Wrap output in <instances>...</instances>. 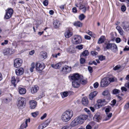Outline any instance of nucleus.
<instances>
[{
	"label": "nucleus",
	"mask_w": 129,
	"mask_h": 129,
	"mask_svg": "<svg viewBox=\"0 0 129 129\" xmlns=\"http://www.w3.org/2000/svg\"><path fill=\"white\" fill-rule=\"evenodd\" d=\"M72 86L75 88H78L80 85L81 78L77 73L73 74L71 77Z\"/></svg>",
	"instance_id": "1"
},
{
	"label": "nucleus",
	"mask_w": 129,
	"mask_h": 129,
	"mask_svg": "<svg viewBox=\"0 0 129 129\" xmlns=\"http://www.w3.org/2000/svg\"><path fill=\"white\" fill-rule=\"evenodd\" d=\"M73 115V112L72 110H67L62 113L61 116V120L64 122H67L71 118Z\"/></svg>",
	"instance_id": "2"
},
{
	"label": "nucleus",
	"mask_w": 129,
	"mask_h": 129,
	"mask_svg": "<svg viewBox=\"0 0 129 129\" xmlns=\"http://www.w3.org/2000/svg\"><path fill=\"white\" fill-rule=\"evenodd\" d=\"M26 102V100L25 98L23 97L19 98L18 99L17 106L19 108L22 109L25 106Z\"/></svg>",
	"instance_id": "3"
},
{
	"label": "nucleus",
	"mask_w": 129,
	"mask_h": 129,
	"mask_svg": "<svg viewBox=\"0 0 129 129\" xmlns=\"http://www.w3.org/2000/svg\"><path fill=\"white\" fill-rule=\"evenodd\" d=\"M72 41L74 44H79L82 42L81 37L79 35H75L72 39Z\"/></svg>",
	"instance_id": "4"
},
{
	"label": "nucleus",
	"mask_w": 129,
	"mask_h": 129,
	"mask_svg": "<svg viewBox=\"0 0 129 129\" xmlns=\"http://www.w3.org/2000/svg\"><path fill=\"white\" fill-rule=\"evenodd\" d=\"M87 115H81L76 118L80 124H81L84 122V121L87 118Z\"/></svg>",
	"instance_id": "5"
},
{
	"label": "nucleus",
	"mask_w": 129,
	"mask_h": 129,
	"mask_svg": "<svg viewBox=\"0 0 129 129\" xmlns=\"http://www.w3.org/2000/svg\"><path fill=\"white\" fill-rule=\"evenodd\" d=\"M71 70L72 67L71 66L65 65L61 70L60 72L62 73L67 74L70 72Z\"/></svg>",
	"instance_id": "6"
},
{
	"label": "nucleus",
	"mask_w": 129,
	"mask_h": 129,
	"mask_svg": "<svg viewBox=\"0 0 129 129\" xmlns=\"http://www.w3.org/2000/svg\"><path fill=\"white\" fill-rule=\"evenodd\" d=\"M13 12V10L11 8H9L7 9L6 14L5 16V18L8 19L10 18L12 16Z\"/></svg>",
	"instance_id": "7"
},
{
	"label": "nucleus",
	"mask_w": 129,
	"mask_h": 129,
	"mask_svg": "<svg viewBox=\"0 0 129 129\" xmlns=\"http://www.w3.org/2000/svg\"><path fill=\"white\" fill-rule=\"evenodd\" d=\"M22 63V60L20 58L15 59L14 61V66L16 68H18L21 66Z\"/></svg>",
	"instance_id": "8"
},
{
	"label": "nucleus",
	"mask_w": 129,
	"mask_h": 129,
	"mask_svg": "<svg viewBox=\"0 0 129 129\" xmlns=\"http://www.w3.org/2000/svg\"><path fill=\"white\" fill-rule=\"evenodd\" d=\"M109 80L106 78H103L100 82V86L102 87H106L110 84Z\"/></svg>",
	"instance_id": "9"
},
{
	"label": "nucleus",
	"mask_w": 129,
	"mask_h": 129,
	"mask_svg": "<svg viewBox=\"0 0 129 129\" xmlns=\"http://www.w3.org/2000/svg\"><path fill=\"white\" fill-rule=\"evenodd\" d=\"M35 66L36 70L38 71H42L45 68L44 64H42L39 63H37Z\"/></svg>",
	"instance_id": "10"
},
{
	"label": "nucleus",
	"mask_w": 129,
	"mask_h": 129,
	"mask_svg": "<svg viewBox=\"0 0 129 129\" xmlns=\"http://www.w3.org/2000/svg\"><path fill=\"white\" fill-rule=\"evenodd\" d=\"M4 55H7L11 54L13 53V51L12 49L9 48H5L3 51Z\"/></svg>",
	"instance_id": "11"
},
{
	"label": "nucleus",
	"mask_w": 129,
	"mask_h": 129,
	"mask_svg": "<svg viewBox=\"0 0 129 129\" xmlns=\"http://www.w3.org/2000/svg\"><path fill=\"white\" fill-rule=\"evenodd\" d=\"M122 26L123 29L126 31L129 30V23L127 22H122Z\"/></svg>",
	"instance_id": "12"
},
{
	"label": "nucleus",
	"mask_w": 129,
	"mask_h": 129,
	"mask_svg": "<svg viewBox=\"0 0 129 129\" xmlns=\"http://www.w3.org/2000/svg\"><path fill=\"white\" fill-rule=\"evenodd\" d=\"M24 69L22 68H17L15 71L16 74L17 76L22 75L24 72Z\"/></svg>",
	"instance_id": "13"
},
{
	"label": "nucleus",
	"mask_w": 129,
	"mask_h": 129,
	"mask_svg": "<svg viewBox=\"0 0 129 129\" xmlns=\"http://www.w3.org/2000/svg\"><path fill=\"white\" fill-rule=\"evenodd\" d=\"M19 81V79L17 77L16 79L14 76H13L12 77L11 82L15 87L16 86L17 83H18Z\"/></svg>",
	"instance_id": "14"
},
{
	"label": "nucleus",
	"mask_w": 129,
	"mask_h": 129,
	"mask_svg": "<svg viewBox=\"0 0 129 129\" xmlns=\"http://www.w3.org/2000/svg\"><path fill=\"white\" fill-rule=\"evenodd\" d=\"M73 34V33L71 32L69 29L67 30L64 33L65 37L67 38L71 37L72 36Z\"/></svg>",
	"instance_id": "15"
},
{
	"label": "nucleus",
	"mask_w": 129,
	"mask_h": 129,
	"mask_svg": "<svg viewBox=\"0 0 129 129\" xmlns=\"http://www.w3.org/2000/svg\"><path fill=\"white\" fill-rule=\"evenodd\" d=\"M29 103L31 109H33L35 108L37 104V102L35 101L34 100L30 101Z\"/></svg>",
	"instance_id": "16"
},
{
	"label": "nucleus",
	"mask_w": 129,
	"mask_h": 129,
	"mask_svg": "<svg viewBox=\"0 0 129 129\" xmlns=\"http://www.w3.org/2000/svg\"><path fill=\"white\" fill-rule=\"evenodd\" d=\"M39 89L38 86L37 85H35L31 88L30 91L32 93H35L37 92Z\"/></svg>",
	"instance_id": "17"
},
{
	"label": "nucleus",
	"mask_w": 129,
	"mask_h": 129,
	"mask_svg": "<svg viewBox=\"0 0 129 129\" xmlns=\"http://www.w3.org/2000/svg\"><path fill=\"white\" fill-rule=\"evenodd\" d=\"M94 120L97 121L100 120L101 119V117L100 115V114L99 113H96L94 116L93 117Z\"/></svg>",
	"instance_id": "18"
},
{
	"label": "nucleus",
	"mask_w": 129,
	"mask_h": 129,
	"mask_svg": "<svg viewBox=\"0 0 129 129\" xmlns=\"http://www.w3.org/2000/svg\"><path fill=\"white\" fill-rule=\"evenodd\" d=\"M81 102L82 104L86 106H87L88 103V99L86 97H83L82 99Z\"/></svg>",
	"instance_id": "19"
},
{
	"label": "nucleus",
	"mask_w": 129,
	"mask_h": 129,
	"mask_svg": "<svg viewBox=\"0 0 129 129\" xmlns=\"http://www.w3.org/2000/svg\"><path fill=\"white\" fill-rule=\"evenodd\" d=\"M111 50L114 52L116 53L118 51L117 46L114 43H112Z\"/></svg>",
	"instance_id": "20"
},
{
	"label": "nucleus",
	"mask_w": 129,
	"mask_h": 129,
	"mask_svg": "<svg viewBox=\"0 0 129 129\" xmlns=\"http://www.w3.org/2000/svg\"><path fill=\"white\" fill-rule=\"evenodd\" d=\"M53 24L54 27L57 28L59 27L60 25V23L58 20H55L54 21Z\"/></svg>",
	"instance_id": "21"
},
{
	"label": "nucleus",
	"mask_w": 129,
	"mask_h": 129,
	"mask_svg": "<svg viewBox=\"0 0 129 129\" xmlns=\"http://www.w3.org/2000/svg\"><path fill=\"white\" fill-rule=\"evenodd\" d=\"M79 124L76 118L74 119L71 123L70 125L72 127H74Z\"/></svg>",
	"instance_id": "22"
},
{
	"label": "nucleus",
	"mask_w": 129,
	"mask_h": 129,
	"mask_svg": "<svg viewBox=\"0 0 129 129\" xmlns=\"http://www.w3.org/2000/svg\"><path fill=\"white\" fill-rule=\"evenodd\" d=\"M97 91H94L90 93L89 95V98L91 100H92L93 98L95 97L97 94Z\"/></svg>",
	"instance_id": "23"
},
{
	"label": "nucleus",
	"mask_w": 129,
	"mask_h": 129,
	"mask_svg": "<svg viewBox=\"0 0 129 129\" xmlns=\"http://www.w3.org/2000/svg\"><path fill=\"white\" fill-rule=\"evenodd\" d=\"M116 29L118 30L119 33L121 35H124V31L120 26H117L116 27Z\"/></svg>",
	"instance_id": "24"
},
{
	"label": "nucleus",
	"mask_w": 129,
	"mask_h": 129,
	"mask_svg": "<svg viewBox=\"0 0 129 129\" xmlns=\"http://www.w3.org/2000/svg\"><path fill=\"white\" fill-rule=\"evenodd\" d=\"M79 8L80 10L82 9V11L83 12L85 13V12L86 10V7L82 3L80 4Z\"/></svg>",
	"instance_id": "25"
},
{
	"label": "nucleus",
	"mask_w": 129,
	"mask_h": 129,
	"mask_svg": "<svg viewBox=\"0 0 129 129\" xmlns=\"http://www.w3.org/2000/svg\"><path fill=\"white\" fill-rule=\"evenodd\" d=\"M61 66V63H59L55 64H52L51 65L52 67L55 69H58L60 68Z\"/></svg>",
	"instance_id": "26"
},
{
	"label": "nucleus",
	"mask_w": 129,
	"mask_h": 129,
	"mask_svg": "<svg viewBox=\"0 0 129 129\" xmlns=\"http://www.w3.org/2000/svg\"><path fill=\"white\" fill-rule=\"evenodd\" d=\"M105 37L102 36L99 39L98 43L99 44H102L103 43L105 40Z\"/></svg>",
	"instance_id": "27"
},
{
	"label": "nucleus",
	"mask_w": 129,
	"mask_h": 129,
	"mask_svg": "<svg viewBox=\"0 0 129 129\" xmlns=\"http://www.w3.org/2000/svg\"><path fill=\"white\" fill-rule=\"evenodd\" d=\"M19 92L21 94H24L26 92V89L24 88L19 87L18 88Z\"/></svg>",
	"instance_id": "28"
},
{
	"label": "nucleus",
	"mask_w": 129,
	"mask_h": 129,
	"mask_svg": "<svg viewBox=\"0 0 129 129\" xmlns=\"http://www.w3.org/2000/svg\"><path fill=\"white\" fill-rule=\"evenodd\" d=\"M73 24L75 26L78 27H81L82 25V23L79 21H75Z\"/></svg>",
	"instance_id": "29"
},
{
	"label": "nucleus",
	"mask_w": 129,
	"mask_h": 129,
	"mask_svg": "<svg viewBox=\"0 0 129 129\" xmlns=\"http://www.w3.org/2000/svg\"><path fill=\"white\" fill-rule=\"evenodd\" d=\"M89 55V52L87 50H85L82 52L80 55V57L86 56Z\"/></svg>",
	"instance_id": "30"
},
{
	"label": "nucleus",
	"mask_w": 129,
	"mask_h": 129,
	"mask_svg": "<svg viewBox=\"0 0 129 129\" xmlns=\"http://www.w3.org/2000/svg\"><path fill=\"white\" fill-rule=\"evenodd\" d=\"M105 44L106 45V46L105 47H104L105 51L106 50H105V49H111L112 44V43H105Z\"/></svg>",
	"instance_id": "31"
},
{
	"label": "nucleus",
	"mask_w": 129,
	"mask_h": 129,
	"mask_svg": "<svg viewBox=\"0 0 129 129\" xmlns=\"http://www.w3.org/2000/svg\"><path fill=\"white\" fill-rule=\"evenodd\" d=\"M105 104L106 103L104 101V100L103 101L102 100H101L100 102L99 103L98 106L99 108H100L104 106Z\"/></svg>",
	"instance_id": "32"
},
{
	"label": "nucleus",
	"mask_w": 129,
	"mask_h": 129,
	"mask_svg": "<svg viewBox=\"0 0 129 129\" xmlns=\"http://www.w3.org/2000/svg\"><path fill=\"white\" fill-rule=\"evenodd\" d=\"M120 92V90L117 89H114L113 90L112 93L113 94H116L119 93Z\"/></svg>",
	"instance_id": "33"
},
{
	"label": "nucleus",
	"mask_w": 129,
	"mask_h": 129,
	"mask_svg": "<svg viewBox=\"0 0 129 129\" xmlns=\"http://www.w3.org/2000/svg\"><path fill=\"white\" fill-rule=\"evenodd\" d=\"M70 91H64L62 93V94H61V95L62 98H64L67 97V96L69 94V93L70 92Z\"/></svg>",
	"instance_id": "34"
},
{
	"label": "nucleus",
	"mask_w": 129,
	"mask_h": 129,
	"mask_svg": "<svg viewBox=\"0 0 129 129\" xmlns=\"http://www.w3.org/2000/svg\"><path fill=\"white\" fill-rule=\"evenodd\" d=\"M72 48L71 47H70L67 49V51L70 53H73L75 52V50H72Z\"/></svg>",
	"instance_id": "35"
},
{
	"label": "nucleus",
	"mask_w": 129,
	"mask_h": 129,
	"mask_svg": "<svg viewBox=\"0 0 129 129\" xmlns=\"http://www.w3.org/2000/svg\"><path fill=\"white\" fill-rule=\"evenodd\" d=\"M87 82V79H84L83 78H81L80 84L81 83L82 84H86Z\"/></svg>",
	"instance_id": "36"
},
{
	"label": "nucleus",
	"mask_w": 129,
	"mask_h": 129,
	"mask_svg": "<svg viewBox=\"0 0 129 129\" xmlns=\"http://www.w3.org/2000/svg\"><path fill=\"white\" fill-rule=\"evenodd\" d=\"M50 123V121L47 120L46 121H45V122L43 124L44 125L43 126V128L41 129H42L43 128L45 127L46 126H47Z\"/></svg>",
	"instance_id": "37"
},
{
	"label": "nucleus",
	"mask_w": 129,
	"mask_h": 129,
	"mask_svg": "<svg viewBox=\"0 0 129 129\" xmlns=\"http://www.w3.org/2000/svg\"><path fill=\"white\" fill-rule=\"evenodd\" d=\"M31 67L30 69V71L32 72H33L34 69L35 68V63L34 62H33L31 64Z\"/></svg>",
	"instance_id": "38"
},
{
	"label": "nucleus",
	"mask_w": 129,
	"mask_h": 129,
	"mask_svg": "<svg viewBox=\"0 0 129 129\" xmlns=\"http://www.w3.org/2000/svg\"><path fill=\"white\" fill-rule=\"evenodd\" d=\"M111 109V107L109 106H108L107 107V108H106L105 110V112L106 114H108L107 113H109L110 111V110Z\"/></svg>",
	"instance_id": "39"
},
{
	"label": "nucleus",
	"mask_w": 129,
	"mask_h": 129,
	"mask_svg": "<svg viewBox=\"0 0 129 129\" xmlns=\"http://www.w3.org/2000/svg\"><path fill=\"white\" fill-rule=\"evenodd\" d=\"M85 17V16L84 15V14H82L79 16V18L80 20H83Z\"/></svg>",
	"instance_id": "40"
},
{
	"label": "nucleus",
	"mask_w": 129,
	"mask_h": 129,
	"mask_svg": "<svg viewBox=\"0 0 129 129\" xmlns=\"http://www.w3.org/2000/svg\"><path fill=\"white\" fill-rule=\"evenodd\" d=\"M99 59L101 61H102L105 59V56L102 55L99 56Z\"/></svg>",
	"instance_id": "41"
},
{
	"label": "nucleus",
	"mask_w": 129,
	"mask_h": 129,
	"mask_svg": "<svg viewBox=\"0 0 129 129\" xmlns=\"http://www.w3.org/2000/svg\"><path fill=\"white\" fill-rule=\"evenodd\" d=\"M88 64L89 65H91L93 64H94L95 65H97V63L95 61H90L88 62Z\"/></svg>",
	"instance_id": "42"
},
{
	"label": "nucleus",
	"mask_w": 129,
	"mask_h": 129,
	"mask_svg": "<svg viewBox=\"0 0 129 129\" xmlns=\"http://www.w3.org/2000/svg\"><path fill=\"white\" fill-rule=\"evenodd\" d=\"M32 116L34 117H35L39 114L38 112H35L31 113Z\"/></svg>",
	"instance_id": "43"
},
{
	"label": "nucleus",
	"mask_w": 129,
	"mask_h": 129,
	"mask_svg": "<svg viewBox=\"0 0 129 129\" xmlns=\"http://www.w3.org/2000/svg\"><path fill=\"white\" fill-rule=\"evenodd\" d=\"M85 59L82 57H81L80 60V64H83L84 63H85Z\"/></svg>",
	"instance_id": "44"
},
{
	"label": "nucleus",
	"mask_w": 129,
	"mask_h": 129,
	"mask_svg": "<svg viewBox=\"0 0 129 129\" xmlns=\"http://www.w3.org/2000/svg\"><path fill=\"white\" fill-rule=\"evenodd\" d=\"M109 92V91L108 90H105L102 93V94L104 96L107 95L108 94Z\"/></svg>",
	"instance_id": "45"
},
{
	"label": "nucleus",
	"mask_w": 129,
	"mask_h": 129,
	"mask_svg": "<svg viewBox=\"0 0 129 129\" xmlns=\"http://www.w3.org/2000/svg\"><path fill=\"white\" fill-rule=\"evenodd\" d=\"M83 45H78L76 47V48H77L78 49L81 50L83 48Z\"/></svg>",
	"instance_id": "46"
},
{
	"label": "nucleus",
	"mask_w": 129,
	"mask_h": 129,
	"mask_svg": "<svg viewBox=\"0 0 129 129\" xmlns=\"http://www.w3.org/2000/svg\"><path fill=\"white\" fill-rule=\"evenodd\" d=\"M27 126V125H25V124L23 123L21 124L20 128L23 129L24 128H26Z\"/></svg>",
	"instance_id": "47"
},
{
	"label": "nucleus",
	"mask_w": 129,
	"mask_h": 129,
	"mask_svg": "<svg viewBox=\"0 0 129 129\" xmlns=\"http://www.w3.org/2000/svg\"><path fill=\"white\" fill-rule=\"evenodd\" d=\"M88 69L90 73H92V72L93 69L90 66H88Z\"/></svg>",
	"instance_id": "48"
},
{
	"label": "nucleus",
	"mask_w": 129,
	"mask_h": 129,
	"mask_svg": "<svg viewBox=\"0 0 129 129\" xmlns=\"http://www.w3.org/2000/svg\"><path fill=\"white\" fill-rule=\"evenodd\" d=\"M70 127L68 125L64 126L62 127L61 129H70Z\"/></svg>",
	"instance_id": "49"
},
{
	"label": "nucleus",
	"mask_w": 129,
	"mask_h": 129,
	"mask_svg": "<svg viewBox=\"0 0 129 129\" xmlns=\"http://www.w3.org/2000/svg\"><path fill=\"white\" fill-rule=\"evenodd\" d=\"M91 54L93 56L96 55L98 53L95 51H92L91 52Z\"/></svg>",
	"instance_id": "50"
},
{
	"label": "nucleus",
	"mask_w": 129,
	"mask_h": 129,
	"mask_svg": "<svg viewBox=\"0 0 129 129\" xmlns=\"http://www.w3.org/2000/svg\"><path fill=\"white\" fill-rule=\"evenodd\" d=\"M48 0H45L43 2V4L45 6H47L48 5Z\"/></svg>",
	"instance_id": "51"
},
{
	"label": "nucleus",
	"mask_w": 129,
	"mask_h": 129,
	"mask_svg": "<svg viewBox=\"0 0 129 129\" xmlns=\"http://www.w3.org/2000/svg\"><path fill=\"white\" fill-rule=\"evenodd\" d=\"M121 10L123 12L125 11L126 10V7L124 5H122L121 7Z\"/></svg>",
	"instance_id": "52"
},
{
	"label": "nucleus",
	"mask_w": 129,
	"mask_h": 129,
	"mask_svg": "<svg viewBox=\"0 0 129 129\" xmlns=\"http://www.w3.org/2000/svg\"><path fill=\"white\" fill-rule=\"evenodd\" d=\"M99 84L98 82L94 83L93 85L94 87V88H97L99 86Z\"/></svg>",
	"instance_id": "53"
},
{
	"label": "nucleus",
	"mask_w": 129,
	"mask_h": 129,
	"mask_svg": "<svg viewBox=\"0 0 129 129\" xmlns=\"http://www.w3.org/2000/svg\"><path fill=\"white\" fill-rule=\"evenodd\" d=\"M120 68V65H117L113 68V69L114 70H116Z\"/></svg>",
	"instance_id": "54"
},
{
	"label": "nucleus",
	"mask_w": 129,
	"mask_h": 129,
	"mask_svg": "<svg viewBox=\"0 0 129 129\" xmlns=\"http://www.w3.org/2000/svg\"><path fill=\"white\" fill-rule=\"evenodd\" d=\"M112 116V113H110L109 114L107 115V117H108V119H106L105 120H108V119H109L110 118H111Z\"/></svg>",
	"instance_id": "55"
},
{
	"label": "nucleus",
	"mask_w": 129,
	"mask_h": 129,
	"mask_svg": "<svg viewBox=\"0 0 129 129\" xmlns=\"http://www.w3.org/2000/svg\"><path fill=\"white\" fill-rule=\"evenodd\" d=\"M8 41L7 40H5L4 42L1 43V45L3 46L4 45H5L7 44L8 43Z\"/></svg>",
	"instance_id": "56"
},
{
	"label": "nucleus",
	"mask_w": 129,
	"mask_h": 129,
	"mask_svg": "<svg viewBox=\"0 0 129 129\" xmlns=\"http://www.w3.org/2000/svg\"><path fill=\"white\" fill-rule=\"evenodd\" d=\"M116 41L117 43H119L121 41V40L119 38L117 37L116 39Z\"/></svg>",
	"instance_id": "57"
},
{
	"label": "nucleus",
	"mask_w": 129,
	"mask_h": 129,
	"mask_svg": "<svg viewBox=\"0 0 129 129\" xmlns=\"http://www.w3.org/2000/svg\"><path fill=\"white\" fill-rule=\"evenodd\" d=\"M121 89L122 92H123V91H127V89L124 87H121Z\"/></svg>",
	"instance_id": "58"
},
{
	"label": "nucleus",
	"mask_w": 129,
	"mask_h": 129,
	"mask_svg": "<svg viewBox=\"0 0 129 129\" xmlns=\"http://www.w3.org/2000/svg\"><path fill=\"white\" fill-rule=\"evenodd\" d=\"M108 80H109V82L110 83V82H113L114 81V79L113 78H109Z\"/></svg>",
	"instance_id": "59"
},
{
	"label": "nucleus",
	"mask_w": 129,
	"mask_h": 129,
	"mask_svg": "<svg viewBox=\"0 0 129 129\" xmlns=\"http://www.w3.org/2000/svg\"><path fill=\"white\" fill-rule=\"evenodd\" d=\"M46 116L47 114L46 113H45L40 118L41 120H43L46 117Z\"/></svg>",
	"instance_id": "60"
},
{
	"label": "nucleus",
	"mask_w": 129,
	"mask_h": 129,
	"mask_svg": "<svg viewBox=\"0 0 129 129\" xmlns=\"http://www.w3.org/2000/svg\"><path fill=\"white\" fill-rule=\"evenodd\" d=\"M111 102L112 103V105L114 106L116 103V101L115 99H114L111 101Z\"/></svg>",
	"instance_id": "61"
},
{
	"label": "nucleus",
	"mask_w": 129,
	"mask_h": 129,
	"mask_svg": "<svg viewBox=\"0 0 129 129\" xmlns=\"http://www.w3.org/2000/svg\"><path fill=\"white\" fill-rule=\"evenodd\" d=\"M73 12L74 13H76L77 12V10L76 7H74L72 9Z\"/></svg>",
	"instance_id": "62"
},
{
	"label": "nucleus",
	"mask_w": 129,
	"mask_h": 129,
	"mask_svg": "<svg viewBox=\"0 0 129 129\" xmlns=\"http://www.w3.org/2000/svg\"><path fill=\"white\" fill-rule=\"evenodd\" d=\"M84 38L85 39L87 40H90L91 38L88 35H85L84 36Z\"/></svg>",
	"instance_id": "63"
},
{
	"label": "nucleus",
	"mask_w": 129,
	"mask_h": 129,
	"mask_svg": "<svg viewBox=\"0 0 129 129\" xmlns=\"http://www.w3.org/2000/svg\"><path fill=\"white\" fill-rule=\"evenodd\" d=\"M124 108L126 109L129 108V102L125 104Z\"/></svg>",
	"instance_id": "64"
}]
</instances>
